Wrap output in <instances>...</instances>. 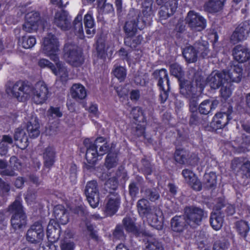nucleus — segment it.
<instances>
[{"mask_svg": "<svg viewBox=\"0 0 250 250\" xmlns=\"http://www.w3.org/2000/svg\"><path fill=\"white\" fill-rule=\"evenodd\" d=\"M97 50L99 55L101 57L104 56V53L107 51V48L104 42L103 43L100 41L97 42Z\"/></svg>", "mask_w": 250, "mask_h": 250, "instance_id": "obj_54", "label": "nucleus"}, {"mask_svg": "<svg viewBox=\"0 0 250 250\" xmlns=\"http://www.w3.org/2000/svg\"><path fill=\"white\" fill-rule=\"evenodd\" d=\"M54 215L58 223L62 225H65L68 222V212L62 205H59L55 207Z\"/></svg>", "mask_w": 250, "mask_h": 250, "instance_id": "obj_29", "label": "nucleus"}, {"mask_svg": "<svg viewBox=\"0 0 250 250\" xmlns=\"http://www.w3.org/2000/svg\"><path fill=\"white\" fill-rule=\"evenodd\" d=\"M98 11L101 14H107L114 11L113 6L109 3H106V0H97Z\"/></svg>", "mask_w": 250, "mask_h": 250, "instance_id": "obj_39", "label": "nucleus"}, {"mask_svg": "<svg viewBox=\"0 0 250 250\" xmlns=\"http://www.w3.org/2000/svg\"><path fill=\"white\" fill-rule=\"evenodd\" d=\"M138 211L140 216L152 227L157 229H161L163 225V213L160 209L150 208L148 202L144 199L138 201Z\"/></svg>", "mask_w": 250, "mask_h": 250, "instance_id": "obj_2", "label": "nucleus"}, {"mask_svg": "<svg viewBox=\"0 0 250 250\" xmlns=\"http://www.w3.org/2000/svg\"><path fill=\"white\" fill-rule=\"evenodd\" d=\"M84 23L86 34L89 37L92 36L95 34L94 22L92 14L90 12L85 15Z\"/></svg>", "mask_w": 250, "mask_h": 250, "instance_id": "obj_37", "label": "nucleus"}, {"mask_svg": "<svg viewBox=\"0 0 250 250\" xmlns=\"http://www.w3.org/2000/svg\"><path fill=\"white\" fill-rule=\"evenodd\" d=\"M59 46L58 40L54 35L48 34L43 39L42 45V51L54 62L59 60L57 55Z\"/></svg>", "mask_w": 250, "mask_h": 250, "instance_id": "obj_4", "label": "nucleus"}, {"mask_svg": "<svg viewBox=\"0 0 250 250\" xmlns=\"http://www.w3.org/2000/svg\"><path fill=\"white\" fill-rule=\"evenodd\" d=\"M9 210L14 213L11 220V226L15 230L22 229L26 225V217L23 213L21 203L16 200L9 207Z\"/></svg>", "mask_w": 250, "mask_h": 250, "instance_id": "obj_6", "label": "nucleus"}, {"mask_svg": "<svg viewBox=\"0 0 250 250\" xmlns=\"http://www.w3.org/2000/svg\"><path fill=\"white\" fill-rule=\"evenodd\" d=\"M117 158L116 154H108L105 161V165L108 169L114 167L117 164Z\"/></svg>", "mask_w": 250, "mask_h": 250, "instance_id": "obj_50", "label": "nucleus"}, {"mask_svg": "<svg viewBox=\"0 0 250 250\" xmlns=\"http://www.w3.org/2000/svg\"><path fill=\"white\" fill-rule=\"evenodd\" d=\"M46 234L50 242H55L59 238L60 229L59 224L55 220H50L47 227Z\"/></svg>", "mask_w": 250, "mask_h": 250, "instance_id": "obj_22", "label": "nucleus"}, {"mask_svg": "<svg viewBox=\"0 0 250 250\" xmlns=\"http://www.w3.org/2000/svg\"><path fill=\"white\" fill-rule=\"evenodd\" d=\"M219 102L217 100H206L203 101L199 105L198 110L201 114L207 115L217 106Z\"/></svg>", "mask_w": 250, "mask_h": 250, "instance_id": "obj_30", "label": "nucleus"}, {"mask_svg": "<svg viewBox=\"0 0 250 250\" xmlns=\"http://www.w3.org/2000/svg\"><path fill=\"white\" fill-rule=\"evenodd\" d=\"M232 109L229 108L227 113L220 112L216 114L213 118L212 127L215 129L224 127L228 124V121L232 118Z\"/></svg>", "mask_w": 250, "mask_h": 250, "instance_id": "obj_18", "label": "nucleus"}, {"mask_svg": "<svg viewBox=\"0 0 250 250\" xmlns=\"http://www.w3.org/2000/svg\"><path fill=\"white\" fill-rule=\"evenodd\" d=\"M198 77V75L195 76V84H191L190 82L188 81H182L180 80V87L181 94L190 98L189 102L190 109L194 112L197 109V103L196 97L203 91L205 85L208 84L211 88H218L222 84H225L226 81H225L224 72L213 71L207 78L205 82L200 76Z\"/></svg>", "mask_w": 250, "mask_h": 250, "instance_id": "obj_1", "label": "nucleus"}, {"mask_svg": "<svg viewBox=\"0 0 250 250\" xmlns=\"http://www.w3.org/2000/svg\"><path fill=\"white\" fill-rule=\"evenodd\" d=\"M116 91L118 96L122 97L127 95L128 88L125 86H119L116 88Z\"/></svg>", "mask_w": 250, "mask_h": 250, "instance_id": "obj_57", "label": "nucleus"}, {"mask_svg": "<svg viewBox=\"0 0 250 250\" xmlns=\"http://www.w3.org/2000/svg\"><path fill=\"white\" fill-rule=\"evenodd\" d=\"M73 234L67 237L66 236L60 242V247L61 250H74L75 247V244L73 241L71 239Z\"/></svg>", "mask_w": 250, "mask_h": 250, "instance_id": "obj_41", "label": "nucleus"}, {"mask_svg": "<svg viewBox=\"0 0 250 250\" xmlns=\"http://www.w3.org/2000/svg\"><path fill=\"white\" fill-rule=\"evenodd\" d=\"M223 72L225 81L229 83L231 82L239 83L242 78V69L239 65H234L229 71Z\"/></svg>", "mask_w": 250, "mask_h": 250, "instance_id": "obj_20", "label": "nucleus"}, {"mask_svg": "<svg viewBox=\"0 0 250 250\" xmlns=\"http://www.w3.org/2000/svg\"><path fill=\"white\" fill-rule=\"evenodd\" d=\"M31 91L29 98L32 97L37 104L44 103L48 98V90L46 83L42 81L38 82L34 86H30Z\"/></svg>", "mask_w": 250, "mask_h": 250, "instance_id": "obj_9", "label": "nucleus"}, {"mask_svg": "<svg viewBox=\"0 0 250 250\" xmlns=\"http://www.w3.org/2000/svg\"><path fill=\"white\" fill-rule=\"evenodd\" d=\"M70 93L73 98L80 100L84 99L87 95L84 86L80 83L74 84L71 88Z\"/></svg>", "mask_w": 250, "mask_h": 250, "instance_id": "obj_34", "label": "nucleus"}, {"mask_svg": "<svg viewBox=\"0 0 250 250\" xmlns=\"http://www.w3.org/2000/svg\"><path fill=\"white\" fill-rule=\"evenodd\" d=\"M182 174L186 181L195 190H200L202 188L201 182L197 179L196 175L192 171L188 169H184Z\"/></svg>", "mask_w": 250, "mask_h": 250, "instance_id": "obj_23", "label": "nucleus"}, {"mask_svg": "<svg viewBox=\"0 0 250 250\" xmlns=\"http://www.w3.org/2000/svg\"><path fill=\"white\" fill-rule=\"evenodd\" d=\"M44 166L46 167L50 168L55 161V152L54 148L48 146L44 149L43 154Z\"/></svg>", "mask_w": 250, "mask_h": 250, "instance_id": "obj_33", "label": "nucleus"}, {"mask_svg": "<svg viewBox=\"0 0 250 250\" xmlns=\"http://www.w3.org/2000/svg\"><path fill=\"white\" fill-rule=\"evenodd\" d=\"M187 223L192 227L199 225L203 217H207L206 213L201 208L196 207H187L185 211Z\"/></svg>", "mask_w": 250, "mask_h": 250, "instance_id": "obj_11", "label": "nucleus"}, {"mask_svg": "<svg viewBox=\"0 0 250 250\" xmlns=\"http://www.w3.org/2000/svg\"><path fill=\"white\" fill-rule=\"evenodd\" d=\"M231 168L237 173L250 177V162L247 160L235 158L232 161Z\"/></svg>", "mask_w": 250, "mask_h": 250, "instance_id": "obj_19", "label": "nucleus"}, {"mask_svg": "<svg viewBox=\"0 0 250 250\" xmlns=\"http://www.w3.org/2000/svg\"><path fill=\"white\" fill-rule=\"evenodd\" d=\"M170 72L176 77H180L182 74V69L178 64H173L170 66Z\"/></svg>", "mask_w": 250, "mask_h": 250, "instance_id": "obj_53", "label": "nucleus"}, {"mask_svg": "<svg viewBox=\"0 0 250 250\" xmlns=\"http://www.w3.org/2000/svg\"><path fill=\"white\" fill-rule=\"evenodd\" d=\"M208 42L202 40V42L196 43L195 47L188 46L183 51V55L186 61L189 62H194L196 61L197 53L205 58L209 53Z\"/></svg>", "mask_w": 250, "mask_h": 250, "instance_id": "obj_5", "label": "nucleus"}, {"mask_svg": "<svg viewBox=\"0 0 250 250\" xmlns=\"http://www.w3.org/2000/svg\"><path fill=\"white\" fill-rule=\"evenodd\" d=\"M14 139L16 142V145L21 149H25L28 145L26 130L23 128H18L16 129Z\"/></svg>", "mask_w": 250, "mask_h": 250, "instance_id": "obj_27", "label": "nucleus"}, {"mask_svg": "<svg viewBox=\"0 0 250 250\" xmlns=\"http://www.w3.org/2000/svg\"><path fill=\"white\" fill-rule=\"evenodd\" d=\"M217 176L215 173L210 172L204 175V179L206 181L207 187L212 188L216 185Z\"/></svg>", "mask_w": 250, "mask_h": 250, "instance_id": "obj_49", "label": "nucleus"}, {"mask_svg": "<svg viewBox=\"0 0 250 250\" xmlns=\"http://www.w3.org/2000/svg\"><path fill=\"white\" fill-rule=\"evenodd\" d=\"M36 195L35 193H28L25 197L26 201L28 204L31 205L35 202Z\"/></svg>", "mask_w": 250, "mask_h": 250, "instance_id": "obj_61", "label": "nucleus"}, {"mask_svg": "<svg viewBox=\"0 0 250 250\" xmlns=\"http://www.w3.org/2000/svg\"><path fill=\"white\" fill-rule=\"evenodd\" d=\"M250 32V22L245 21L239 24L236 27L230 39L234 43L244 40L248 36Z\"/></svg>", "mask_w": 250, "mask_h": 250, "instance_id": "obj_17", "label": "nucleus"}, {"mask_svg": "<svg viewBox=\"0 0 250 250\" xmlns=\"http://www.w3.org/2000/svg\"><path fill=\"white\" fill-rule=\"evenodd\" d=\"M145 26L144 21H139L137 14L134 11H131L129 14L128 21L125 26V30L129 36L133 35L137 29H143Z\"/></svg>", "mask_w": 250, "mask_h": 250, "instance_id": "obj_16", "label": "nucleus"}, {"mask_svg": "<svg viewBox=\"0 0 250 250\" xmlns=\"http://www.w3.org/2000/svg\"><path fill=\"white\" fill-rule=\"evenodd\" d=\"M48 116L50 117H61L62 115L59 108L51 107L48 111Z\"/></svg>", "mask_w": 250, "mask_h": 250, "instance_id": "obj_55", "label": "nucleus"}, {"mask_svg": "<svg viewBox=\"0 0 250 250\" xmlns=\"http://www.w3.org/2000/svg\"><path fill=\"white\" fill-rule=\"evenodd\" d=\"M233 56L235 60L243 62L250 58V50L244 46L237 45L233 49Z\"/></svg>", "mask_w": 250, "mask_h": 250, "instance_id": "obj_25", "label": "nucleus"}, {"mask_svg": "<svg viewBox=\"0 0 250 250\" xmlns=\"http://www.w3.org/2000/svg\"><path fill=\"white\" fill-rule=\"evenodd\" d=\"M210 223L212 228L215 230H219L223 223V216L221 212L217 209L214 211L210 215Z\"/></svg>", "mask_w": 250, "mask_h": 250, "instance_id": "obj_32", "label": "nucleus"}, {"mask_svg": "<svg viewBox=\"0 0 250 250\" xmlns=\"http://www.w3.org/2000/svg\"><path fill=\"white\" fill-rule=\"evenodd\" d=\"M154 77L158 81V85L160 88H163L164 82H166L169 88V80L167 77V73L165 69L156 70L153 73Z\"/></svg>", "mask_w": 250, "mask_h": 250, "instance_id": "obj_36", "label": "nucleus"}, {"mask_svg": "<svg viewBox=\"0 0 250 250\" xmlns=\"http://www.w3.org/2000/svg\"><path fill=\"white\" fill-rule=\"evenodd\" d=\"M19 43L23 48L29 49L35 45L36 39L33 36H24L20 40Z\"/></svg>", "mask_w": 250, "mask_h": 250, "instance_id": "obj_40", "label": "nucleus"}, {"mask_svg": "<svg viewBox=\"0 0 250 250\" xmlns=\"http://www.w3.org/2000/svg\"><path fill=\"white\" fill-rule=\"evenodd\" d=\"M54 22L62 29L67 30L70 24L68 14L64 11L57 12L55 16Z\"/></svg>", "mask_w": 250, "mask_h": 250, "instance_id": "obj_26", "label": "nucleus"}, {"mask_svg": "<svg viewBox=\"0 0 250 250\" xmlns=\"http://www.w3.org/2000/svg\"><path fill=\"white\" fill-rule=\"evenodd\" d=\"M44 236L42 225L41 223L37 222L33 224L27 230L26 240L30 243L38 244L42 242Z\"/></svg>", "mask_w": 250, "mask_h": 250, "instance_id": "obj_14", "label": "nucleus"}, {"mask_svg": "<svg viewBox=\"0 0 250 250\" xmlns=\"http://www.w3.org/2000/svg\"><path fill=\"white\" fill-rule=\"evenodd\" d=\"M129 192L132 196H135L138 192V189L134 183H132L129 185Z\"/></svg>", "mask_w": 250, "mask_h": 250, "instance_id": "obj_64", "label": "nucleus"}, {"mask_svg": "<svg viewBox=\"0 0 250 250\" xmlns=\"http://www.w3.org/2000/svg\"><path fill=\"white\" fill-rule=\"evenodd\" d=\"M140 97V92L138 90H133L130 92V98L132 101L138 100Z\"/></svg>", "mask_w": 250, "mask_h": 250, "instance_id": "obj_62", "label": "nucleus"}, {"mask_svg": "<svg viewBox=\"0 0 250 250\" xmlns=\"http://www.w3.org/2000/svg\"><path fill=\"white\" fill-rule=\"evenodd\" d=\"M12 138L9 135H3L0 139V156L7 154L10 145L13 144Z\"/></svg>", "mask_w": 250, "mask_h": 250, "instance_id": "obj_38", "label": "nucleus"}, {"mask_svg": "<svg viewBox=\"0 0 250 250\" xmlns=\"http://www.w3.org/2000/svg\"><path fill=\"white\" fill-rule=\"evenodd\" d=\"M187 221L183 216H176L171 220L172 229L176 232L182 231L186 226Z\"/></svg>", "mask_w": 250, "mask_h": 250, "instance_id": "obj_35", "label": "nucleus"}, {"mask_svg": "<svg viewBox=\"0 0 250 250\" xmlns=\"http://www.w3.org/2000/svg\"><path fill=\"white\" fill-rule=\"evenodd\" d=\"M186 20L188 26L193 31H202L207 26L206 19L199 13L193 11L188 12Z\"/></svg>", "mask_w": 250, "mask_h": 250, "instance_id": "obj_12", "label": "nucleus"}, {"mask_svg": "<svg viewBox=\"0 0 250 250\" xmlns=\"http://www.w3.org/2000/svg\"><path fill=\"white\" fill-rule=\"evenodd\" d=\"M120 205V198L117 193L111 194L106 205L105 212L107 215L111 216L118 210Z\"/></svg>", "mask_w": 250, "mask_h": 250, "instance_id": "obj_21", "label": "nucleus"}, {"mask_svg": "<svg viewBox=\"0 0 250 250\" xmlns=\"http://www.w3.org/2000/svg\"><path fill=\"white\" fill-rule=\"evenodd\" d=\"M226 0H209L205 5V9L209 13L221 11L224 6Z\"/></svg>", "mask_w": 250, "mask_h": 250, "instance_id": "obj_31", "label": "nucleus"}, {"mask_svg": "<svg viewBox=\"0 0 250 250\" xmlns=\"http://www.w3.org/2000/svg\"><path fill=\"white\" fill-rule=\"evenodd\" d=\"M27 120L26 130L29 134V136L31 138L37 137L40 133L39 130L40 125L37 117L35 115H32L28 117Z\"/></svg>", "mask_w": 250, "mask_h": 250, "instance_id": "obj_24", "label": "nucleus"}, {"mask_svg": "<svg viewBox=\"0 0 250 250\" xmlns=\"http://www.w3.org/2000/svg\"><path fill=\"white\" fill-rule=\"evenodd\" d=\"M229 243L224 239L216 240L213 245V250H227L229 247Z\"/></svg>", "mask_w": 250, "mask_h": 250, "instance_id": "obj_48", "label": "nucleus"}, {"mask_svg": "<svg viewBox=\"0 0 250 250\" xmlns=\"http://www.w3.org/2000/svg\"><path fill=\"white\" fill-rule=\"evenodd\" d=\"M131 113L135 119H137L141 115L143 116L142 110L139 107L133 108Z\"/></svg>", "mask_w": 250, "mask_h": 250, "instance_id": "obj_60", "label": "nucleus"}, {"mask_svg": "<svg viewBox=\"0 0 250 250\" xmlns=\"http://www.w3.org/2000/svg\"><path fill=\"white\" fill-rule=\"evenodd\" d=\"M109 176L105 173H103L102 175V178L106 180L105 183V188L109 189H115L117 188L118 186L117 180L114 177V174H112V176H111L110 177H109Z\"/></svg>", "mask_w": 250, "mask_h": 250, "instance_id": "obj_42", "label": "nucleus"}, {"mask_svg": "<svg viewBox=\"0 0 250 250\" xmlns=\"http://www.w3.org/2000/svg\"><path fill=\"white\" fill-rule=\"evenodd\" d=\"M123 223L126 230L128 232H135L136 227L134 222L129 218H125L123 220Z\"/></svg>", "mask_w": 250, "mask_h": 250, "instance_id": "obj_52", "label": "nucleus"}, {"mask_svg": "<svg viewBox=\"0 0 250 250\" xmlns=\"http://www.w3.org/2000/svg\"><path fill=\"white\" fill-rule=\"evenodd\" d=\"M31 91L30 85H27L21 81L16 82L6 89V92L9 95L21 101L29 98V93Z\"/></svg>", "mask_w": 250, "mask_h": 250, "instance_id": "obj_10", "label": "nucleus"}, {"mask_svg": "<svg viewBox=\"0 0 250 250\" xmlns=\"http://www.w3.org/2000/svg\"><path fill=\"white\" fill-rule=\"evenodd\" d=\"M146 196L149 198L151 201H155L157 200L159 197V195L157 191L155 190L154 191L148 190L146 191Z\"/></svg>", "mask_w": 250, "mask_h": 250, "instance_id": "obj_58", "label": "nucleus"}, {"mask_svg": "<svg viewBox=\"0 0 250 250\" xmlns=\"http://www.w3.org/2000/svg\"><path fill=\"white\" fill-rule=\"evenodd\" d=\"M52 242H51L45 247H41L40 250H57V246Z\"/></svg>", "mask_w": 250, "mask_h": 250, "instance_id": "obj_63", "label": "nucleus"}, {"mask_svg": "<svg viewBox=\"0 0 250 250\" xmlns=\"http://www.w3.org/2000/svg\"><path fill=\"white\" fill-rule=\"evenodd\" d=\"M40 27L43 28V24L40 19L39 14L37 12L27 13L25 16V21L23 24V29L31 33L37 31Z\"/></svg>", "mask_w": 250, "mask_h": 250, "instance_id": "obj_13", "label": "nucleus"}, {"mask_svg": "<svg viewBox=\"0 0 250 250\" xmlns=\"http://www.w3.org/2000/svg\"><path fill=\"white\" fill-rule=\"evenodd\" d=\"M83 144L86 147L87 151L85 154L87 162L90 164H94L97 160V157L102 155L106 153L109 149V146L103 137H99L92 144L89 139H86Z\"/></svg>", "mask_w": 250, "mask_h": 250, "instance_id": "obj_3", "label": "nucleus"}, {"mask_svg": "<svg viewBox=\"0 0 250 250\" xmlns=\"http://www.w3.org/2000/svg\"><path fill=\"white\" fill-rule=\"evenodd\" d=\"M188 153L183 149H177L175 153V159L180 164H184L188 162Z\"/></svg>", "mask_w": 250, "mask_h": 250, "instance_id": "obj_45", "label": "nucleus"}, {"mask_svg": "<svg viewBox=\"0 0 250 250\" xmlns=\"http://www.w3.org/2000/svg\"><path fill=\"white\" fill-rule=\"evenodd\" d=\"M232 89L231 84L226 83L225 84H223L220 90L222 97L225 99L229 97L232 93Z\"/></svg>", "mask_w": 250, "mask_h": 250, "instance_id": "obj_51", "label": "nucleus"}, {"mask_svg": "<svg viewBox=\"0 0 250 250\" xmlns=\"http://www.w3.org/2000/svg\"><path fill=\"white\" fill-rule=\"evenodd\" d=\"M64 51V59L71 65L77 67L83 63L84 58L82 51L77 46L74 44H66Z\"/></svg>", "mask_w": 250, "mask_h": 250, "instance_id": "obj_7", "label": "nucleus"}, {"mask_svg": "<svg viewBox=\"0 0 250 250\" xmlns=\"http://www.w3.org/2000/svg\"><path fill=\"white\" fill-rule=\"evenodd\" d=\"M113 236L119 239H122L124 237V233L121 228L119 226L116 227L113 232Z\"/></svg>", "mask_w": 250, "mask_h": 250, "instance_id": "obj_59", "label": "nucleus"}, {"mask_svg": "<svg viewBox=\"0 0 250 250\" xmlns=\"http://www.w3.org/2000/svg\"><path fill=\"white\" fill-rule=\"evenodd\" d=\"M236 227L239 234L242 237H245L250 229L247 222L244 221H238L236 223Z\"/></svg>", "mask_w": 250, "mask_h": 250, "instance_id": "obj_47", "label": "nucleus"}, {"mask_svg": "<svg viewBox=\"0 0 250 250\" xmlns=\"http://www.w3.org/2000/svg\"><path fill=\"white\" fill-rule=\"evenodd\" d=\"M85 194L90 206L93 208L97 207L100 202V197L97 184L95 181H91L87 183Z\"/></svg>", "mask_w": 250, "mask_h": 250, "instance_id": "obj_15", "label": "nucleus"}, {"mask_svg": "<svg viewBox=\"0 0 250 250\" xmlns=\"http://www.w3.org/2000/svg\"><path fill=\"white\" fill-rule=\"evenodd\" d=\"M82 15L79 14L74 21V28L76 34H79L80 37L83 36V30L82 24Z\"/></svg>", "mask_w": 250, "mask_h": 250, "instance_id": "obj_43", "label": "nucleus"}, {"mask_svg": "<svg viewBox=\"0 0 250 250\" xmlns=\"http://www.w3.org/2000/svg\"><path fill=\"white\" fill-rule=\"evenodd\" d=\"M145 245V250H164L162 243L157 240L148 241Z\"/></svg>", "mask_w": 250, "mask_h": 250, "instance_id": "obj_46", "label": "nucleus"}, {"mask_svg": "<svg viewBox=\"0 0 250 250\" xmlns=\"http://www.w3.org/2000/svg\"><path fill=\"white\" fill-rule=\"evenodd\" d=\"M88 111L92 117H99L100 113L96 104H91L89 107Z\"/></svg>", "mask_w": 250, "mask_h": 250, "instance_id": "obj_56", "label": "nucleus"}, {"mask_svg": "<svg viewBox=\"0 0 250 250\" xmlns=\"http://www.w3.org/2000/svg\"><path fill=\"white\" fill-rule=\"evenodd\" d=\"M113 73L120 82H122L126 77V70L124 67L116 66L114 67Z\"/></svg>", "mask_w": 250, "mask_h": 250, "instance_id": "obj_44", "label": "nucleus"}, {"mask_svg": "<svg viewBox=\"0 0 250 250\" xmlns=\"http://www.w3.org/2000/svg\"><path fill=\"white\" fill-rule=\"evenodd\" d=\"M177 5V1L176 0L167 2L165 5L161 7V10L159 11L160 17L165 19L173 15L176 10Z\"/></svg>", "mask_w": 250, "mask_h": 250, "instance_id": "obj_28", "label": "nucleus"}, {"mask_svg": "<svg viewBox=\"0 0 250 250\" xmlns=\"http://www.w3.org/2000/svg\"><path fill=\"white\" fill-rule=\"evenodd\" d=\"M56 62V68L49 61L45 59H41L38 62V65L41 68L47 67L50 68L52 72L60 78L62 82H65L68 79V70L65 66V64L59 61Z\"/></svg>", "mask_w": 250, "mask_h": 250, "instance_id": "obj_8", "label": "nucleus"}]
</instances>
